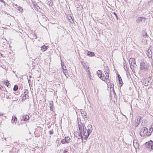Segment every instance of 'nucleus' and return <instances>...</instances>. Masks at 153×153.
<instances>
[{"label": "nucleus", "mask_w": 153, "mask_h": 153, "mask_svg": "<svg viewBox=\"0 0 153 153\" xmlns=\"http://www.w3.org/2000/svg\"><path fill=\"white\" fill-rule=\"evenodd\" d=\"M149 63L145 60H142L140 62V69L144 71H147L149 69Z\"/></svg>", "instance_id": "1"}, {"label": "nucleus", "mask_w": 153, "mask_h": 153, "mask_svg": "<svg viewBox=\"0 0 153 153\" xmlns=\"http://www.w3.org/2000/svg\"><path fill=\"white\" fill-rule=\"evenodd\" d=\"M140 134L141 137H144L145 136H149L151 134V133L150 131L148 132V128L146 127H144L140 130Z\"/></svg>", "instance_id": "2"}, {"label": "nucleus", "mask_w": 153, "mask_h": 153, "mask_svg": "<svg viewBox=\"0 0 153 153\" xmlns=\"http://www.w3.org/2000/svg\"><path fill=\"white\" fill-rule=\"evenodd\" d=\"M142 84L145 86H148L151 83V77L149 76L148 78H146L141 81Z\"/></svg>", "instance_id": "3"}, {"label": "nucleus", "mask_w": 153, "mask_h": 153, "mask_svg": "<svg viewBox=\"0 0 153 153\" xmlns=\"http://www.w3.org/2000/svg\"><path fill=\"white\" fill-rule=\"evenodd\" d=\"M146 147L149 150H153V142L150 140L146 143Z\"/></svg>", "instance_id": "4"}, {"label": "nucleus", "mask_w": 153, "mask_h": 153, "mask_svg": "<svg viewBox=\"0 0 153 153\" xmlns=\"http://www.w3.org/2000/svg\"><path fill=\"white\" fill-rule=\"evenodd\" d=\"M84 127L85 128L84 129L83 128L82 131L83 135L85 136L84 139L86 140L91 133L88 132V131H87V132H86L87 129L86 128L85 126H84Z\"/></svg>", "instance_id": "5"}, {"label": "nucleus", "mask_w": 153, "mask_h": 153, "mask_svg": "<svg viewBox=\"0 0 153 153\" xmlns=\"http://www.w3.org/2000/svg\"><path fill=\"white\" fill-rule=\"evenodd\" d=\"M129 62L131 68V66L133 67H135L137 66L135 59L133 58H130L129 60Z\"/></svg>", "instance_id": "6"}, {"label": "nucleus", "mask_w": 153, "mask_h": 153, "mask_svg": "<svg viewBox=\"0 0 153 153\" xmlns=\"http://www.w3.org/2000/svg\"><path fill=\"white\" fill-rule=\"evenodd\" d=\"M97 74L99 78L103 81H105V75H102V73L101 70H98L97 71Z\"/></svg>", "instance_id": "7"}, {"label": "nucleus", "mask_w": 153, "mask_h": 153, "mask_svg": "<svg viewBox=\"0 0 153 153\" xmlns=\"http://www.w3.org/2000/svg\"><path fill=\"white\" fill-rule=\"evenodd\" d=\"M47 18L46 16H42V17L41 18L40 21L43 24L47 22Z\"/></svg>", "instance_id": "8"}, {"label": "nucleus", "mask_w": 153, "mask_h": 153, "mask_svg": "<svg viewBox=\"0 0 153 153\" xmlns=\"http://www.w3.org/2000/svg\"><path fill=\"white\" fill-rule=\"evenodd\" d=\"M153 51H152V50L149 49L147 51L146 54L149 58L151 57H152V53H153Z\"/></svg>", "instance_id": "9"}, {"label": "nucleus", "mask_w": 153, "mask_h": 153, "mask_svg": "<svg viewBox=\"0 0 153 153\" xmlns=\"http://www.w3.org/2000/svg\"><path fill=\"white\" fill-rule=\"evenodd\" d=\"M74 135L76 137H78V136H79L80 137L81 139L82 138V135L81 133L80 132L79 133L78 132H75L74 133Z\"/></svg>", "instance_id": "10"}, {"label": "nucleus", "mask_w": 153, "mask_h": 153, "mask_svg": "<svg viewBox=\"0 0 153 153\" xmlns=\"http://www.w3.org/2000/svg\"><path fill=\"white\" fill-rule=\"evenodd\" d=\"M87 131H88V132L91 133L93 130L92 125L90 124H89L87 126Z\"/></svg>", "instance_id": "11"}, {"label": "nucleus", "mask_w": 153, "mask_h": 153, "mask_svg": "<svg viewBox=\"0 0 153 153\" xmlns=\"http://www.w3.org/2000/svg\"><path fill=\"white\" fill-rule=\"evenodd\" d=\"M81 114L82 117L84 118H86L87 113L86 112L84 111H82L81 112Z\"/></svg>", "instance_id": "12"}, {"label": "nucleus", "mask_w": 153, "mask_h": 153, "mask_svg": "<svg viewBox=\"0 0 153 153\" xmlns=\"http://www.w3.org/2000/svg\"><path fill=\"white\" fill-rule=\"evenodd\" d=\"M78 127H79V131H80V132L81 133L82 127V128H84V126L83 124H82V123H81L80 124H79Z\"/></svg>", "instance_id": "13"}, {"label": "nucleus", "mask_w": 153, "mask_h": 153, "mask_svg": "<svg viewBox=\"0 0 153 153\" xmlns=\"http://www.w3.org/2000/svg\"><path fill=\"white\" fill-rule=\"evenodd\" d=\"M86 62H82V65H83V66L84 67L85 69H86V70L87 69H89V66H87L86 65Z\"/></svg>", "instance_id": "14"}, {"label": "nucleus", "mask_w": 153, "mask_h": 153, "mask_svg": "<svg viewBox=\"0 0 153 153\" xmlns=\"http://www.w3.org/2000/svg\"><path fill=\"white\" fill-rule=\"evenodd\" d=\"M145 19L142 17H138L137 19L136 20V22L137 23H139L142 21V19Z\"/></svg>", "instance_id": "15"}, {"label": "nucleus", "mask_w": 153, "mask_h": 153, "mask_svg": "<svg viewBox=\"0 0 153 153\" xmlns=\"http://www.w3.org/2000/svg\"><path fill=\"white\" fill-rule=\"evenodd\" d=\"M117 77L119 84L122 85V84L123 83L121 77H120V75L119 74H117Z\"/></svg>", "instance_id": "16"}, {"label": "nucleus", "mask_w": 153, "mask_h": 153, "mask_svg": "<svg viewBox=\"0 0 153 153\" xmlns=\"http://www.w3.org/2000/svg\"><path fill=\"white\" fill-rule=\"evenodd\" d=\"M111 94V95H113L115 96L116 95L115 91L113 88H111V87L110 88Z\"/></svg>", "instance_id": "17"}, {"label": "nucleus", "mask_w": 153, "mask_h": 153, "mask_svg": "<svg viewBox=\"0 0 153 153\" xmlns=\"http://www.w3.org/2000/svg\"><path fill=\"white\" fill-rule=\"evenodd\" d=\"M87 55L90 56H94L95 54L93 52L88 51Z\"/></svg>", "instance_id": "18"}, {"label": "nucleus", "mask_w": 153, "mask_h": 153, "mask_svg": "<svg viewBox=\"0 0 153 153\" xmlns=\"http://www.w3.org/2000/svg\"><path fill=\"white\" fill-rule=\"evenodd\" d=\"M23 119L24 121H27L29 119V117L28 115H25L23 116Z\"/></svg>", "instance_id": "19"}, {"label": "nucleus", "mask_w": 153, "mask_h": 153, "mask_svg": "<svg viewBox=\"0 0 153 153\" xmlns=\"http://www.w3.org/2000/svg\"><path fill=\"white\" fill-rule=\"evenodd\" d=\"M41 48V50L43 51H45L47 49V46L45 45L42 46Z\"/></svg>", "instance_id": "20"}, {"label": "nucleus", "mask_w": 153, "mask_h": 153, "mask_svg": "<svg viewBox=\"0 0 153 153\" xmlns=\"http://www.w3.org/2000/svg\"><path fill=\"white\" fill-rule=\"evenodd\" d=\"M29 91L25 89L24 92V96H28Z\"/></svg>", "instance_id": "21"}, {"label": "nucleus", "mask_w": 153, "mask_h": 153, "mask_svg": "<svg viewBox=\"0 0 153 153\" xmlns=\"http://www.w3.org/2000/svg\"><path fill=\"white\" fill-rule=\"evenodd\" d=\"M63 73L66 77H68L69 76L66 69H65V70L63 71Z\"/></svg>", "instance_id": "22"}, {"label": "nucleus", "mask_w": 153, "mask_h": 153, "mask_svg": "<svg viewBox=\"0 0 153 153\" xmlns=\"http://www.w3.org/2000/svg\"><path fill=\"white\" fill-rule=\"evenodd\" d=\"M5 84H6L7 87H10L11 86L10 83H9V81H8V80L5 81V82H4Z\"/></svg>", "instance_id": "23"}, {"label": "nucleus", "mask_w": 153, "mask_h": 153, "mask_svg": "<svg viewBox=\"0 0 153 153\" xmlns=\"http://www.w3.org/2000/svg\"><path fill=\"white\" fill-rule=\"evenodd\" d=\"M65 139L66 141V143H68L70 141V138L69 137H65Z\"/></svg>", "instance_id": "24"}, {"label": "nucleus", "mask_w": 153, "mask_h": 153, "mask_svg": "<svg viewBox=\"0 0 153 153\" xmlns=\"http://www.w3.org/2000/svg\"><path fill=\"white\" fill-rule=\"evenodd\" d=\"M17 120V118L16 117L14 116H13L12 117V122L13 123V122H15Z\"/></svg>", "instance_id": "25"}, {"label": "nucleus", "mask_w": 153, "mask_h": 153, "mask_svg": "<svg viewBox=\"0 0 153 153\" xmlns=\"http://www.w3.org/2000/svg\"><path fill=\"white\" fill-rule=\"evenodd\" d=\"M141 118H139V117L138 118H137L136 120L135 121H136L137 124H135L136 126H137L138 125L139 123H140V119Z\"/></svg>", "instance_id": "26"}, {"label": "nucleus", "mask_w": 153, "mask_h": 153, "mask_svg": "<svg viewBox=\"0 0 153 153\" xmlns=\"http://www.w3.org/2000/svg\"><path fill=\"white\" fill-rule=\"evenodd\" d=\"M153 131V123H152L150 127L149 128V131L150 133H152V131Z\"/></svg>", "instance_id": "27"}, {"label": "nucleus", "mask_w": 153, "mask_h": 153, "mask_svg": "<svg viewBox=\"0 0 153 153\" xmlns=\"http://www.w3.org/2000/svg\"><path fill=\"white\" fill-rule=\"evenodd\" d=\"M104 72L106 75H108V74H109V71L108 68H106V69L105 70Z\"/></svg>", "instance_id": "28"}, {"label": "nucleus", "mask_w": 153, "mask_h": 153, "mask_svg": "<svg viewBox=\"0 0 153 153\" xmlns=\"http://www.w3.org/2000/svg\"><path fill=\"white\" fill-rule=\"evenodd\" d=\"M86 71L87 72H88V74H89V75H88L89 77L91 79V76L90 74V70L89 69H87V70H86Z\"/></svg>", "instance_id": "29"}, {"label": "nucleus", "mask_w": 153, "mask_h": 153, "mask_svg": "<svg viewBox=\"0 0 153 153\" xmlns=\"http://www.w3.org/2000/svg\"><path fill=\"white\" fill-rule=\"evenodd\" d=\"M106 77L105 78V79H106V80L107 81V82H108H108H110V80L109 79V74H108V75H106Z\"/></svg>", "instance_id": "30"}, {"label": "nucleus", "mask_w": 153, "mask_h": 153, "mask_svg": "<svg viewBox=\"0 0 153 153\" xmlns=\"http://www.w3.org/2000/svg\"><path fill=\"white\" fill-rule=\"evenodd\" d=\"M18 86L17 85H15L13 88V90L16 91L18 89Z\"/></svg>", "instance_id": "31"}, {"label": "nucleus", "mask_w": 153, "mask_h": 153, "mask_svg": "<svg viewBox=\"0 0 153 153\" xmlns=\"http://www.w3.org/2000/svg\"><path fill=\"white\" fill-rule=\"evenodd\" d=\"M18 10L20 12L22 13L23 11V9L22 7H19L18 8Z\"/></svg>", "instance_id": "32"}, {"label": "nucleus", "mask_w": 153, "mask_h": 153, "mask_svg": "<svg viewBox=\"0 0 153 153\" xmlns=\"http://www.w3.org/2000/svg\"><path fill=\"white\" fill-rule=\"evenodd\" d=\"M28 97L29 96H22V100L23 101L24 99L25 100L27 99Z\"/></svg>", "instance_id": "33"}, {"label": "nucleus", "mask_w": 153, "mask_h": 153, "mask_svg": "<svg viewBox=\"0 0 153 153\" xmlns=\"http://www.w3.org/2000/svg\"><path fill=\"white\" fill-rule=\"evenodd\" d=\"M61 143L63 144H65L66 143V141L65 139H63L61 140Z\"/></svg>", "instance_id": "34"}, {"label": "nucleus", "mask_w": 153, "mask_h": 153, "mask_svg": "<svg viewBox=\"0 0 153 153\" xmlns=\"http://www.w3.org/2000/svg\"><path fill=\"white\" fill-rule=\"evenodd\" d=\"M113 14L115 16H116V19H117V20H118V17L117 16V14L114 12H113Z\"/></svg>", "instance_id": "35"}, {"label": "nucleus", "mask_w": 153, "mask_h": 153, "mask_svg": "<svg viewBox=\"0 0 153 153\" xmlns=\"http://www.w3.org/2000/svg\"><path fill=\"white\" fill-rule=\"evenodd\" d=\"M49 133L50 134H51V135L53 134V130H51L50 131H49Z\"/></svg>", "instance_id": "36"}, {"label": "nucleus", "mask_w": 153, "mask_h": 153, "mask_svg": "<svg viewBox=\"0 0 153 153\" xmlns=\"http://www.w3.org/2000/svg\"><path fill=\"white\" fill-rule=\"evenodd\" d=\"M50 108L51 110L52 111V110L53 109V106H51V107H50Z\"/></svg>", "instance_id": "37"}, {"label": "nucleus", "mask_w": 153, "mask_h": 153, "mask_svg": "<svg viewBox=\"0 0 153 153\" xmlns=\"http://www.w3.org/2000/svg\"><path fill=\"white\" fill-rule=\"evenodd\" d=\"M0 1L4 3L5 2L3 0H0Z\"/></svg>", "instance_id": "38"}, {"label": "nucleus", "mask_w": 153, "mask_h": 153, "mask_svg": "<svg viewBox=\"0 0 153 153\" xmlns=\"http://www.w3.org/2000/svg\"><path fill=\"white\" fill-rule=\"evenodd\" d=\"M67 151L66 150H64L63 152V153H67Z\"/></svg>", "instance_id": "39"}, {"label": "nucleus", "mask_w": 153, "mask_h": 153, "mask_svg": "<svg viewBox=\"0 0 153 153\" xmlns=\"http://www.w3.org/2000/svg\"><path fill=\"white\" fill-rule=\"evenodd\" d=\"M50 107H51V106H53V105L52 103H50Z\"/></svg>", "instance_id": "40"}, {"label": "nucleus", "mask_w": 153, "mask_h": 153, "mask_svg": "<svg viewBox=\"0 0 153 153\" xmlns=\"http://www.w3.org/2000/svg\"><path fill=\"white\" fill-rule=\"evenodd\" d=\"M3 114H2V113H0V116H3Z\"/></svg>", "instance_id": "41"}, {"label": "nucleus", "mask_w": 153, "mask_h": 153, "mask_svg": "<svg viewBox=\"0 0 153 153\" xmlns=\"http://www.w3.org/2000/svg\"><path fill=\"white\" fill-rule=\"evenodd\" d=\"M3 88V87L1 86V85H0V89H1L2 88Z\"/></svg>", "instance_id": "42"}, {"label": "nucleus", "mask_w": 153, "mask_h": 153, "mask_svg": "<svg viewBox=\"0 0 153 153\" xmlns=\"http://www.w3.org/2000/svg\"><path fill=\"white\" fill-rule=\"evenodd\" d=\"M62 68L63 70H65V69L64 68H64L63 67L62 65Z\"/></svg>", "instance_id": "43"}, {"label": "nucleus", "mask_w": 153, "mask_h": 153, "mask_svg": "<svg viewBox=\"0 0 153 153\" xmlns=\"http://www.w3.org/2000/svg\"><path fill=\"white\" fill-rule=\"evenodd\" d=\"M1 56H2V57H3V55L1 53Z\"/></svg>", "instance_id": "44"}, {"label": "nucleus", "mask_w": 153, "mask_h": 153, "mask_svg": "<svg viewBox=\"0 0 153 153\" xmlns=\"http://www.w3.org/2000/svg\"><path fill=\"white\" fill-rule=\"evenodd\" d=\"M9 97V96H6V98H7V99Z\"/></svg>", "instance_id": "45"}, {"label": "nucleus", "mask_w": 153, "mask_h": 153, "mask_svg": "<svg viewBox=\"0 0 153 153\" xmlns=\"http://www.w3.org/2000/svg\"><path fill=\"white\" fill-rule=\"evenodd\" d=\"M135 141V140H134V143H135V142H134V141Z\"/></svg>", "instance_id": "46"}, {"label": "nucleus", "mask_w": 153, "mask_h": 153, "mask_svg": "<svg viewBox=\"0 0 153 153\" xmlns=\"http://www.w3.org/2000/svg\"><path fill=\"white\" fill-rule=\"evenodd\" d=\"M29 77H30H30H31V76H29Z\"/></svg>", "instance_id": "47"}, {"label": "nucleus", "mask_w": 153, "mask_h": 153, "mask_svg": "<svg viewBox=\"0 0 153 153\" xmlns=\"http://www.w3.org/2000/svg\"><path fill=\"white\" fill-rule=\"evenodd\" d=\"M146 35L147 36V34H146Z\"/></svg>", "instance_id": "48"}, {"label": "nucleus", "mask_w": 153, "mask_h": 153, "mask_svg": "<svg viewBox=\"0 0 153 153\" xmlns=\"http://www.w3.org/2000/svg\"><path fill=\"white\" fill-rule=\"evenodd\" d=\"M64 67H65V68H66V66H64Z\"/></svg>", "instance_id": "49"}, {"label": "nucleus", "mask_w": 153, "mask_h": 153, "mask_svg": "<svg viewBox=\"0 0 153 153\" xmlns=\"http://www.w3.org/2000/svg\"><path fill=\"white\" fill-rule=\"evenodd\" d=\"M37 7H38V8H39V6H37Z\"/></svg>", "instance_id": "50"}, {"label": "nucleus", "mask_w": 153, "mask_h": 153, "mask_svg": "<svg viewBox=\"0 0 153 153\" xmlns=\"http://www.w3.org/2000/svg\"><path fill=\"white\" fill-rule=\"evenodd\" d=\"M37 9H38V7H37Z\"/></svg>", "instance_id": "51"}, {"label": "nucleus", "mask_w": 153, "mask_h": 153, "mask_svg": "<svg viewBox=\"0 0 153 153\" xmlns=\"http://www.w3.org/2000/svg\"><path fill=\"white\" fill-rule=\"evenodd\" d=\"M112 86H114V85L113 84H112Z\"/></svg>", "instance_id": "52"}]
</instances>
